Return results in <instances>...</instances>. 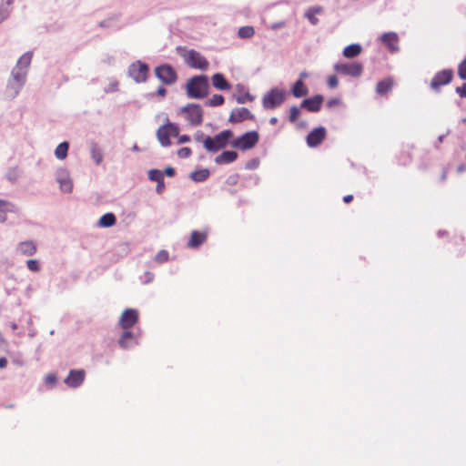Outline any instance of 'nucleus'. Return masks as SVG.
<instances>
[{
  "instance_id": "nucleus-1",
  "label": "nucleus",
  "mask_w": 466,
  "mask_h": 466,
  "mask_svg": "<svg viewBox=\"0 0 466 466\" xmlns=\"http://www.w3.org/2000/svg\"><path fill=\"white\" fill-rule=\"evenodd\" d=\"M208 80L206 76H197L188 80L187 94L190 98H202L208 95Z\"/></svg>"
},
{
  "instance_id": "nucleus-2",
  "label": "nucleus",
  "mask_w": 466,
  "mask_h": 466,
  "mask_svg": "<svg viewBox=\"0 0 466 466\" xmlns=\"http://www.w3.org/2000/svg\"><path fill=\"white\" fill-rule=\"evenodd\" d=\"M232 137L233 133L230 130H224L213 137H206L203 140V146L209 152H217L224 148Z\"/></svg>"
},
{
  "instance_id": "nucleus-3",
  "label": "nucleus",
  "mask_w": 466,
  "mask_h": 466,
  "mask_svg": "<svg viewBox=\"0 0 466 466\" xmlns=\"http://www.w3.org/2000/svg\"><path fill=\"white\" fill-rule=\"evenodd\" d=\"M182 57L186 64L193 68L207 70L209 65L208 60L200 53L193 49L185 50L182 54Z\"/></svg>"
},
{
  "instance_id": "nucleus-4",
  "label": "nucleus",
  "mask_w": 466,
  "mask_h": 466,
  "mask_svg": "<svg viewBox=\"0 0 466 466\" xmlns=\"http://www.w3.org/2000/svg\"><path fill=\"white\" fill-rule=\"evenodd\" d=\"M179 134V127L177 124L167 122L161 126L157 131V137L163 147L170 146V137H177Z\"/></svg>"
},
{
  "instance_id": "nucleus-5",
  "label": "nucleus",
  "mask_w": 466,
  "mask_h": 466,
  "mask_svg": "<svg viewBox=\"0 0 466 466\" xmlns=\"http://www.w3.org/2000/svg\"><path fill=\"white\" fill-rule=\"evenodd\" d=\"M334 70L339 75L357 78L362 75L363 66L360 62L338 63L334 66Z\"/></svg>"
},
{
  "instance_id": "nucleus-6",
  "label": "nucleus",
  "mask_w": 466,
  "mask_h": 466,
  "mask_svg": "<svg viewBox=\"0 0 466 466\" xmlns=\"http://www.w3.org/2000/svg\"><path fill=\"white\" fill-rule=\"evenodd\" d=\"M185 114L186 119L191 126H199L203 121V111L200 106L189 104L180 109Z\"/></svg>"
},
{
  "instance_id": "nucleus-7",
  "label": "nucleus",
  "mask_w": 466,
  "mask_h": 466,
  "mask_svg": "<svg viewBox=\"0 0 466 466\" xmlns=\"http://www.w3.org/2000/svg\"><path fill=\"white\" fill-rule=\"evenodd\" d=\"M258 141V135L256 131L247 132L232 142V147L241 149L248 150L255 147Z\"/></svg>"
},
{
  "instance_id": "nucleus-8",
  "label": "nucleus",
  "mask_w": 466,
  "mask_h": 466,
  "mask_svg": "<svg viewBox=\"0 0 466 466\" xmlns=\"http://www.w3.org/2000/svg\"><path fill=\"white\" fill-rule=\"evenodd\" d=\"M453 79V71L452 69H443L441 71L437 72L431 81V87L439 91L441 86H446L450 84Z\"/></svg>"
},
{
  "instance_id": "nucleus-9",
  "label": "nucleus",
  "mask_w": 466,
  "mask_h": 466,
  "mask_svg": "<svg viewBox=\"0 0 466 466\" xmlns=\"http://www.w3.org/2000/svg\"><path fill=\"white\" fill-rule=\"evenodd\" d=\"M286 92L278 88L272 89L263 98V106L266 108H275L282 104L285 99Z\"/></svg>"
},
{
  "instance_id": "nucleus-10",
  "label": "nucleus",
  "mask_w": 466,
  "mask_h": 466,
  "mask_svg": "<svg viewBox=\"0 0 466 466\" xmlns=\"http://www.w3.org/2000/svg\"><path fill=\"white\" fill-rule=\"evenodd\" d=\"M148 72V66L141 63L140 61H137V63L132 64L129 66L128 74L129 76L137 82V83H142L147 80Z\"/></svg>"
},
{
  "instance_id": "nucleus-11",
  "label": "nucleus",
  "mask_w": 466,
  "mask_h": 466,
  "mask_svg": "<svg viewBox=\"0 0 466 466\" xmlns=\"http://www.w3.org/2000/svg\"><path fill=\"white\" fill-rule=\"evenodd\" d=\"M156 76L165 84H173L177 80L175 70L168 65H162L155 69Z\"/></svg>"
},
{
  "instance_id": "nucleus-12",
  "label": "nucleus",
  "mask_w": 466,
  "mask_h": 466,
  "mask_svg": "<svg viewBox=\"0 0 466 466\" xmlns=\"http://www.w3.org/2000/svg\"><path fill=\"white\" fill-rule=\"evenodd\" d=\"M380 40L383 46L391 53L399 50V36L394 32L384 33L380 35Z\"/></svg>"
},
{
  "instance_id": "nucleus-13",
  "label": "nucleus",
  "mask_w": 466,
  "mask_h": 466,
  "mask_svg": "<svg viewBox=\"0 0 466 466\" xmlns=\"http://www.w3.org/2000/svg\"><path fill=\"white\" fill-rule=\"evenodd\" d=\"M56 181L60 186V189L66 193H69L73 189V183L69 176V172L66 168H60L56 172Z\"/></svg>"
},
{
  "instance_id": "nucleus-14",
  "label": "nucleus",
  "mask_w": 466,
  "mask_h": 466,
  "mask_svg": "<svg viewBox=\"0 0 466 466\" xmlns=\"http://www.w3.org/2000/svg\"><path fill=\"white\" fill-rule=\"evenodd\" d=\"M138 319V313L133 309H126L119 319V325L122 329H127L131 328Z\"/></svg>"
},
{
  "instance_id": "nucleus-15",
  "label": "nucleus",
  "mask_w": 466,
  "mask_h": 466,
  "mask_svg": "<svg viewBox=\"0 0 466 466\" xmlns=\"http://www.w3.org/2000/svg\"><path fill=\"white\" fill-rule=\"evenodd\" d=\"M85 375L86 373L83 370H72L64 382L71 388H76L83 383Z\"/></svg>"
},
{
  "instance_id": "nucleus-16",
  "label": "nucleus",
  "mask_w": 466,
  "mask_h": 466,
  "mask_svg": "<svg viewBox=\"0 0 466 466\" xmlns=\"http://www.w3.org/2000/svg\"><path fill=\"white\" fill-rule=\"evenodd\" d=\"M26 71L23 67H15L12 72V81L10 85L14 88H20L25 82Z\"/></svg>"
},
{
  "instance_id": "nucleus-17",
  "label": "nucleus",
  "mask_w": 466,
  "mask_h": 466,
  "mask_svg": "<svg viewBox=\"0 0 466 466\" xmlns=\"http://www.w3.org/2000/svg\"><path fill=\"white\" fill-rule=\"evenodd\" d=\"M253 116L251 115L250 111L245 107L236 108L234 109L230 116H229V121L238 123L244 121L248 118H252Z\"/></svg>"
},
{
  "instance_id": "nucleus-18",
  "label": "nucleus",
  "mask_w": 466,
  "mask_h": 466,
  "mask_svg": "<svg viewBox=\"0 0 466 466\" xmlns=\"http://www.w3.org/2000/svg\"><path fill=\"white\" fill-rule=\"evenodd\" d=\"M16 250L22 255L33 256L36 252V246L33 241L26 240L20 242L16 247Z\"/></svg>"
},
{
  "instance_id": "nucleus-19",
  "label": "nucleus",
  "mask_w": 466,
  "mask_h": 466,
  "mask_svg": "<svg viewBox=\"0 0 466 466\" xmlns=\"http://www.w3.org/2000/svg\"><path fill=\"white\" fill-rule=\"evenodd\" d=\"M394 80L392 77H387L377 83L376 92L377 94L383 96L388 94L393 87Z\"/></svg>"
},
{
  "instance_id": "nucleus-20",
  "label": "nucleus",
  "mask_w": 466,
  "mask_h": 466,
  "mask_svg": "<svg viewBox=\"0 0 466 466\" xmlns=\"http://www.w3.org/2000/svg\"><path fill=\"white\" fill-rule=\"evenodd\" d=\"M118 343L122 348L127 349V348L137 344V341L135 335L131 331H128L126 329L123 332L121 338L119 339Z\"/></svg>"
},
{
  "instance_id": "nucleus-21",
  "label": "nucleus",
  "mask_w": 466,
  "mask_h": 466,
  "mask_svg": "<svg viewBox=\"0 0 466 466\" xmlns=\"http://www.w3.org/2000/svg\"><path fill=\"white\" fill-rule=\"evenodd\" d=\"M362 52V46L360 44H351L344 47L342 55L346 58H355Z\"/></svg>"
},
{
  "instance_id": "nucleus-22",
  "label": "nucleus",
  "mask_w": 466,
  "mask_h": 466,
  "mask_svg": "<svg viewBox=\"0 0 466 466\" xmlns=\"http://www.w3.org/2000/svg\"><path fill=\"white\" fill-rule=\"evenodd\" d=\"M301 106L311 112H317L320 109V96L303 100Z\"/></svg>"
},
{
  "instance_id": "nucleus-23",
  "label": "nucleus",
  "mask_w": 466,
  "mask_h": 466,
  "mask_svg": "<svg viewBox=\"0 0 466 466\" xmlns=\"http://www.w3.org/2000/svg\"><path fill=\"white\" fill-rule=\"evenodd\" d=\"M212 85L218 90H228L230 88L229 83L225 79L224 76L217 73L212 76Z\"/></svg>"
},
{
  "instance_id": "nucleus-24",
  "label": "nucleus",
  "mask_w": 466,
  "mask_h": 466,
  "mask_svg": "<svg viewBox=\"0 0 466 466\" xmlns=\"http://www.w3.org/2000/svg\"><path fill=\"white\" fill-rule=\"evenodd\" d=\"M307 145L310 147H316L320 144V127H315L307 136Z\"/></svg>"
},
{
  "instance_id": "nucleus-25",
  "label": "nucleus",
  "mask_w": 466,
  "mask_h": 466,
  "mask_svg": "<svg viewBox=\"0 0 466 466\" xmlns=\"http://www.w3.org/2000/svg\"><path fill=\"white\" fill-rule=\"evenodd\" d=\"M207 238V235L202 232L193 231L188 241V247L197 248L202 244Z\"/></svg>"
},
{
  "instance_id": "nucleus-26",
  "label": "nucleus",
  "mask_w": 466,
  "mask_h": 466,
  "mask_svg": "<svg viewBox=\"0 0 466 466\" xmlns=\"http://www.w3.org/2000/svg\"><path fill=\"white\" fill-rule=\"evenodd\" d=\"M238 155L235 151H224L215 159L217 164L231 163L237 158Z\"/></svg>"
},
{
  "instance_id": "nucleus-27",
  "label": "nucleus",
  "mask_w": 466,
  "mask_h": 466,
  "mask_svg": "<svg viewBox=\"0 0 466 466\" xmlns=\"http://www.w3.org/2000/svg\"><path fill=\"white\" fill-rule=\"evenodd\" d=\"M291 92L295 97H301L308 95V88L301 80H298L293 85Z\"/></svg>"
},
{
  "instance_id": "nucleus-28",
  "label": "nucleus",
  "mask_w": 466,
  "mask_h": 466,
  "mask_svg": "<svg viewBox=\"0 0 466 466\" xmlns=\"http://www.w3.org/2000/svg\"><path fill=\"white\" fill-rule=\"evenodd\" d=\"M116 224V217L113 213H106L103 215L99 221L98 226L101 228H109Z\"/></svg>"
},
{
  "instance_id": "nucleus-29",
  "label": "nucleus",
  "mask_w": 466,
  "mask_h": 466,
  "mask_svg": "<svg viewBox=\"0 0 466 466\" xmlns=\"http://www.w3.org/2000/svg\"><path fill=\"white\" fill-rule=\"evenodd\" d=\"M209 176V171L207 168L194 171L190 174V178L196 182L206 180Z\"/></svg>"
},
{
  "instance_id": "nucleus-30",
  "label": "nucleus",
  "mask_w": 466,
  "mask_h": 466,
  "mask_svg": "<svg viewBox=\"0 0 466 466\" xmlns=\"http://www.w3.org/2000/svg\"><path fill=\"white\" fill-rule=\"evenodd\" d=\"M68 147L69 145L67 142L60 143L55 150L56 157L60 160L65 159L67 156Z\"/></svg>"
},
{
  "instance_id": "nucleus-31",
  "label": "nucleus",
  "mask_w": 466,
  "mask_h": 466,
  "mask_svg": "<svg viewBox=\"0 0 466 466\" xmlns=\"http://www.w3.org/2000/svg\"><path fill=\"white\" fill-rule=\"evenodd\" d=\"M255 35V29L251 25L242 26L238 31V35L240 38H250Z\"/></svg>"
},
{
  "instance_id": "nucleus-32",
  "label": "nucleus",
  "mask_w": 466,
  "mask_h": 466,
  "mask_svg": "<svg viewBox=\"0 0 466 466\" xmlns=\"http://www.w3.org/2000/svg\"><path fill=\"white\" fill-rule=\"evenodd\" d=\"M32 60V54L25 53L17 61V65L15 67H23L25 71L29 66Z\"/></svg>"
},
{
  "instance_id": "nucleus-33",
  "label": "nucleus",
  "mask_w": 466,
  "mask_h": 466,
  "mask_svg": "<svg viewBox=\"0 0 466 466\" xmlns=\"http://www.w3.org/2000/svg\"><path fill=\"white\" fill-rule=\"evenodd\" d=\"M224 103V97L221 95H213L212 97L208 101L209 106H221Z\"/></svg>"
},
{
  "instance_id": "nucleus-34",
  "label": "nucleus",
  "mask_w": 466,
  "mask_h": 466,
  "mask_svg": "<svg viewBox=\"0 0 466 466\" xmlns=\"http://www.w3.org/2000/svg\"><path fill=\"white\" fill-rule=\"evenodd\" d=\"M92 158L95 160L96 164H100L103 159V154L101 150L96 147L93 146L91 148Z\"/></svg>"
},
{
  "instance_id": "nucleus-35",
  "label": "nucleus",
  "mask_w": 466,
  "mask_h": 466,
  "mask_svg": "<svg viewBox=\"0 0 466 466\" xmlns=\"http://www.w3.org/2000/svg\"><path fill=\"white\" fill-rule=\"evenodd\" d=\"M319 13V8H311L306 12V16L310 21L311 24L316 25L318 23V18L316 17V15Z\"/></svg>"
},
{
  "instance_id": "nucleus-36",
  "label": "nucleus",
  "mask_w": 466,
  "mask_h": 466,
  "mask_svg": "<svg viewBox=\"0 0 466 466\" xmlns=\"http://www.w3.org/2000/svg\"><path fill=\"white\" fill-rule=\"evenodd\" d=\"M148 177L152 181H160L163 180V173L158 169H151L148 171Z\"/></svg>"
},
{
  "instance_id": "nucleus-37",
  "label": "nucleus",
  "mask_w": 466,
  "mask_h": 466,
  "mask_svg": "<svg viewBox=\"0 0 466 466\" xmlns=\"http://www.w3.org/2000/svg\"><path fill=\"white\" fill-rule=\"evenodd\" d=\"M458 76L461 79L466 80V58H464L458 66Z\"/></svg>"
},
{
  "instance_id": "nucleus-38",
  "label": "nucleus",
  "mask_w": 466,
  "mask_h": 466,
  "mask_svg": "<svg viewBox=\"0 0 466 466\" xmlns=\"http://www.w3.org/2000/svg\"><path fill=\"white\" fill-rule=\"evenodd\" d=\"M26 266L29 270L38 272L40 270V265L36 259H29L26 261Z\"/></svg>"
},
{
  "instance_id": "nucleus-39",
  "label": "nucleus",
  "mask_w": 466,
  "mask_h": 466,
  "mask_svg": "<svg viewBox=\"0 0 466 466\" xmlns=\"http://www.w3.org/2000/svg\"><path fill=\"white\" fill-rule=\"evenodd\" d=\"M327 84L330 88H336L339 85L338 77L335 75L329 76L327 79Z\"/></svg>"
},
{
  "instance_id": "nucleus-40",
  "label": "nucleus",
  "mask_w": 466,
  "mask_h": 466,
  "mask_svg": "<svg viewBox=\"0 0 466 466\" xmlns=\"http://www.w3.org/2000/svg\"><path fill=\"white\" fill-rule=\"evenodd\" d=\"M191 155V149L189 147H182L177 151V157L181 158L188 157Z\"/></svg>"
},
{
  "instance_id": "nucleus-41",
  "label": "nucleus",
  "mask_w": 466,
  "mask_h": 466,
  "mask_svg": "<svg viewBox=\"0 0 466 466\" xmlns=\"http://www.w3.org/2000/svg\"><path fill=\"white\" fill-rule=\"evenodd\" d=\"M168 258V253L166 250H161L156 255V260L158 262H165Z\"/></svg>"
},
{
  "instance_id": "nucleus-42",
  "label": "nucleus",
  "mask_w": 466,
  "mask_h": 466,
  "mask_svg": "<svg viewBox=\"0 0 466 466\" xmlns=\"http://www.w3.org/2000/svg\"><path fill=\"white\" fill-rule=\"evenodd\" d=\"M299 116V109L297 106H292L290 108L289 120L290 122H294Z\"/></svg>"
},
{
  "instance_id": "nucleus-43",
  "label": "nucleus",
  "mask_w": 466,
  "mask_h": 466,
  "mask_svg": "<svg viewBox=\"0 0 466 466\" xmlns=\"http://www.w3.org/2000/svg\"><path fill=\"white\" fill-rule=\"evenodd\" d=\"M455 92L459 95L460 97H466V83L462 84L461 86H457L455 88Z\"/></svg>"
},
{
  "instance_id": "nucleus-44",
  "label": "nucleus",
  "mask_w": 466,
  "mask_h": 466,
  "mask_svg": "<svg viewBox=\"0 0 466 466\" xmlns=\"http://www.w3.org/2000/svg\"><path fill=\"white\" fill-rule=\"evenodd\" d=\"M45 381L46 384L54 386L56 382V377L54 374H47L45 378Z\"/></svg>"
},
{
  "instance_id": "nucleus-45",
  "label": "nucleus",
  "mask_w": 466,
  "mask_h": 466,
  "mask_svg": "<svg viewBox=\"0 0 466 466\" xmlns=\"http://www.w3.org/2000/svg\"><path fill=\"white\" fill-rule=\"evenodd\" d=\"M341 104V100L339 98H332L327 102V107L331 108L335 106H339Z\"/></svg>"
},
{
  "instance_id": "nucleus-46",
  "label": "nucleus",
  "mask_w": 466,
  "mask_h": 466,
  "mask_svg": "<svg viewBox=\"0 0 466 466\" xmlns=\"http://www.w3.org/2000/svg\"><path fill=\"white\" fill-rule=\"evenodd\" d=\"M13 206L5 201L0 200V210L2 211H12Z\"/></svg>"
},
{
  "instance_id": "nucleus-47",
  "label": "nucleus",
  "mask_w": 466,
  "mask_h": 466,
  "mask_svg": "<svg viewBox=\"0 0 466 466\" xmlns=\"http://www.w3.org/2000/svg\"><path fill=\"white\" fill-rule=\"evenodd\" d=\"M8 13L7 9H5L3 6L0 7V23L8 16Z\"/></svg>"
},
{
  "instance_id": "nucleus-48",
  "label": "nucleus",
  "mask_w": 466,
  "mask_h": 466,
  "mask_svg": "<svg viewBox=\"0 0 466 466\" xmlns=\"http://www.w3.org/2000/svg\"><path fill=\"white\" fill-rule=\"evenodd\" d=\"M247 100H252V97H251V96L249 94H246L245 96H239V97L237 98V101L239 104H243Z\"/></svg>"
},
{
  "instance_id": "nucleus-49",
  "label": "nucleus",
  "mask_w": 466,
  "mask_h": 466,
  "mask_svg": "<svg viewBox=\"0 0 466 466\" xmlns=\"http://www.w3.org/2000/svg\"><path fill=\"white\" fill-rule=\"evenodd\" d=\"M285 25H286L285 22L281 21V22H279V23L272 24L271 25V29L277 30V29L284 27Z\"/></svg>"
},
{
  "instance_id": "nucleus-50",
  "label": "nucleus",
  "mask_w": 466,
  "mask_h": 466,
  "mask_svg": "<svg viewBox=\"0 0 466 466\" xmlns=\"http://www.w3.org/2000/svg\"><path fill=\"white\" fill-rule=\"evenodd\" d=\"M189 140H190V137L187 135H182L178 137L179 144L187 143Z\"/></svg>"
},
{
  "instance_id": "nucleus-51",
  "label": "nucleus",
  "mask_w": 466,
  "mask_h": 466,
  "mask_svg": "<svg viewBox=\"0 0 466 466\" xmlns=\"http://www.w3.org/2000/svg\"><path fill=\"white\" fill-rule=\"evenodd\" d=\"M164 187H165L164 179L160 180V181H157V187H156L157 192V193H161L163 191Z\"/></svg>"
},
{
  "instance_id": "nucleus-52",
  "label": "nucleus",
  "mask_w": 466,
  "mask_h": 466,
  "mask_svg": "<svg viewBox=\"0 0 466 466\" xmlns=\"http://www.w3.org/2000/svg\"><path fill=\"white\" fill-rule=\"evenodd\" d=\"M195 140L198 141V142H203L204 140V134L202 132H197L196 135H195Z\"/></svg>"
},
{
  "instance_id": "nucleus-53",
  "label": "nucleus",
  "mask_w": 466,
  "mask_h": 466,
  "mask_svg": "<svg viewBox=\"0 0 466 466\" xmlns=\"http://www.w3.org/2000/svg\"><path fill=\"white\" fill-rule=\"evenodd\" d=\"M165 173H166V175H167L168 177H172V176L175 174V170H174V168H173V167H167V168L165 169Z\"/></svg>"
},
{
  "instance_id": "nucleus-54",
  "label": "nucleus",
  "mask_w": 466,
  "mask_h": 466,
  "mask_svg": "<svg viewBox=\"0 0 466 466\" xmlns=\"http://www.w3.org/2000/svg\"><path fill=\"white\" fill-rule=\"evenodd\" d=\"M7 365V360L5 358H0V369L5 368Z\"/></svg>"
},
{
  "instance_id": "nucleus-55",
  "label": "nucleus",
  "mask_w": 466,
  "mask_h": 466,
  "mask_svg": "<svg viewBox=\"0 0 466 466\" xmlns=\"http://www.w3.org/2000/svg\"><path fill=\"white\" fill-rule=\"evenodd\" d=\"M5 212L6 211L0 210V222L1 223L5 222L6 220Z\"/></svg>"
},
{
  "instance_id": "nucleus-56",
  "label": "nucleus",
  "mask_w": 466,
  "mask_h": 466,
  "mask_svg": "<svg viewBox=\"0 0 466 466\" xmlns=\"http://www.w3.org/2000/svg\"><path fill=\"white\" fill-rule=\"evenodd\" d=\"M353 198V196L352 195H347L343 198V201L345 203H350Z\"/></svg>"
},
{
  "instance_id": "nucleus-57",
  "label": "nucleus",
  "mask_w": 466,
  "mask_h": 466,
  "mask_svg": "<svg viewBox=\"0 0 466 466\" xmlns=\"http://www.w3.org/2000/svg\"><path fill=\"white\" fill-rule=\"evenodd\" d=\"M157 94L161 96H164L166 94V89L164 87H159L157 90Z\"/></svg>"
},
{
  "instance_id": "nucleus-58",
  "label": "nucleus",
  "mask_w": 466,
  "mask_h": 466,
  "mask_svg": "<svg viewBox=\"0 0 466 466\" xmlns=\"http://www.w3.org/2000/svg\"><path fill=\"white\" fill-rule=\"evenodd\" d=\"M403 157H405V158H406V160L402 163L403 165H406L407 163L410 162L411 157H410V154H404Z\"/></svg>"
},
{
  "instance_id": "nucleus-59",
  "label": "nucleus",
  "mask_w": 466,
  "mask_h": 466,
  "mask_svg": "<svg viewBox=\"0 0 466 466\" xmlns=\"http://www.w3.org/2000/svg\"><path fill=\"white\" fill-rule=\"evenodd\" d=\"M277 122H278V118H277V117H275V116H273V117H271V118L269 119V123H270L271 125H275Z\"/></svg>"
},
{
  "instance_id": "nucleus-60",
  "label": "nucleus",
  "mask_w": 466,
  "mask_h": 466,
  "mask_svg": "<svg viewBox=\"0 0 466 466\" xmlns=\"http://www.w3.org/2000/svg\"><path fill=\"white\" fill-rule=\"evenodd\" d=\"M11 328L13 330L16 329H17V325L15 323H12L11 324Z\"/></svg>"
},
{
  "instance_id": "nucleus-61",
  "label": "nucleus",
  "mask_w": 466,
  "mask_h": 466,
  "mask_svg": "<svg viewBox=\"0 0 466 466\" xmlns=\"http://www.w3.org/2000/svg\"><path fill=\"white\" fill-rule=\"evenodd\" d=\"M111 88H112V91H116V84L111 86Z\"/></svg>"
},
{
  "instance_id": "nucleus-62",
  "label": "nucleus",
  "mask_w": 466,
  "mask_h": 466,
  "mask_svg": "<svg viewBox=\"0 0 466 466\" xmlns=\"http://www.w3.org/2000/svg\"><path fill=\"white\" fill-rule=\"evenodd\" d=\"M321 132H322V140L324 139L325 137V129L322 127L321 129Z\"/></svg>"
},
{
  "instance_id": "nucleus-63",
  "label": "nucleus",
  "mask_w": 466,
  "mask_h": 466,
  "mask_svg": "<svg viewBox=\"0 0 466 466\" xmlns=\"http://www.w3.org/2000/svg\"><path fill=\"white\" fill-rule=\"evenodd\" d=\"M133 150H135V151H137V150H138V147H137V145H134V146H133Z\"/></svg>"
},
{
  "instance_id": "nucleus-64",
  "label": "nucleus",
  "mask_w": 466,
  "mask_h": 466,
  "mask_svg": "<svg viewBox=\"0 0 466 466\" xmlns=\"http://www.w3.org/2000/svg\"><path fill=\"white\" fill-rule=\"evenodd\" d=\"M12 2H13L12 0H7L6 5H10L12 4Z\"/></svg>"
}]
</instances>
